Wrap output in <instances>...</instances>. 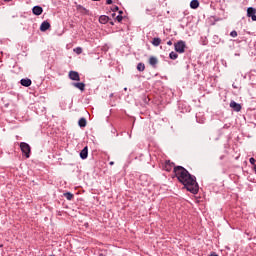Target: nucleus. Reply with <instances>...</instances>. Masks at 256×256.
Returning a JSON list of instances; mask_svg holds the SVG:
<instances>
[{
  "label": "nucleus",
  "instance_id": "0eeeda50",
  "mask_svg": "<svg viewBox=\"0 0 256 256\" xmlns=\"http://www.w3.org/2000/svg\"><path fill=\"white\" fill-rule=\"evenodd\" d=\"M48 29H51V24L48 21L42 22L40 25V31L44 33L45 31H48Z\"/></svg>",
  "mask_w": 256,
  "mask_h": 256
},
{
  "label": "nucleus",
  "instance_id": "a878e982",
  "mask_svg": "<svg viewBox=\"0 0 256 256\" xmlns=\"http://www.w3.org/2000/svg\"><path fill=\"white\" fill-rule=\"evenodd\" d=\"M113 3V0H106V5H111Z\"/></svg>",
  "mask_w": 256,
  "mask_h": 256
},
{
  "label": "nucleus",
  "instance_id": "2f4dec72",
  "mask_svg": "<svg viewBox=\"0 0 256 256\" xmlns=\"http://www.w3.org/2000/svg\"><path fill=\"white\" fill-rule=\"evenodd\" d=\"M110 25H114V23H113V22H110Z\"/></svg>",
  "mask_w": 256,
  "mask_h": 256
},
{
  "label": "nucleus",
  "instance_id": "1a4fd4ad",
  "mask_svg": "<svg viewBox=\"0 0 256 256\" xmlns=\"http://www.w3.org/2000/svg\"><path fill=\"white\" fill-rule=\"evenodd\" d=\"M230 107H231V109H233L237 113H239V111H241V104H239V103H237L235 101H231L230 102Z\"/></svg>",
  "mask_w": 256,
  "mask_h": 256
},
{
  "label": "nucleus",
  "instance_id": "c756f323",
  "mask_svg": "<svg viewBox=\"0 0 256 256\" xmlns=\"http://www.w3.org/2000/svg\"><path fill=\"white\" fill-rule=\"evenodd\" d=\"M254 170H255V172H256V164L254 165Z\"/></svg>",
  "mask_w": 256,
  "mask_h": 256
},
{
  "label": "nucleus",
  "instance_id": "9b49d317",
  "mask_svg": "<svg viewBox=\"0 0 256 256\" xmlns=\"http://www.w3.org/2000/svg\"><path fill=\"white\" fill-rule=\"evenodd\" d=\"M157 63H159V60L157 59V57L155 56H151L149 58V65H151V67H157Z\"/></svg>",
  "mask_w": 256,
  "mask_h": 256
},
{
  "label": "nucleus",
  "instance_id": "6e6552de",
  "mask_svg": "<svg viewBox=\"0 0 256 256\" xmlns=\"http://www.w3.org/2000/svg\"><path fill=\"white\" fill-rule=\"evenodd\" d=\"M72 87L79 89V91H85V83L83 82H73Z\"/></svg>",
  "mask_w": 256,
  "mask_h": 256
},
{
  "label": "nucleus",
  "instance_id": "c85d7f7f",
  "mask_svg": "<svg viewBox=\"0 0 256 256\" xmlns=\"http://www.w3.org/2000/svg\"><path fill=\"white\" fill-rule=\"evenodd\" d=\"M109 165H115V162L111 161L109 162Z\"/></svg>",
  "mask_w": 256,
  "mask_h": 256
},
{
  "label": "nucleus",
  "instance_id": "72a5a7b5",
  "mask_svg": "<svg viewBox=\"0 0 256 256\" xmlns=\"http://www.w3.org/2000/svg\"><path fill=\"white\" fill-rule=\"evenodd\" d=\"M4 1H11V0H4Z\"/></svg>",
  "mask_w": 256,
  "mask_h": 256
},
{
  "label": "nucleus",
  "instance_id": "20e7f679",
  "mask_svg": "<svg viewBox=\"0 0 256 256\" xmlns=\"http://www.w3.org/2000/svg\"><path fill=\"white\" fill-rule=\"evenodd\" d=\"M175 163L171 162L170 160H166L164 164V171H167L168 173L172 170L175 171Z\"/></svg>",
  "mask_w": 256,
  "mask_h": 256
},
{
  "label": "nucleus",
  "instance_id": "2eb2a0df",
  "mask_svg": "<svg viewBox=\"0 0 256 256\" xmlns=\"http://www.w3.org/2000/svg\"><path fill=\"white\" fill-rule=\"evenodd\" d=\"M191 9H197L199 7V0H192L190 2Z\"/></svg>",
  "mask_w": 256,
  "mask_h": 256
},
{
  "label": "nucleus",
  "instance_id": "bb28decb",
  "mask_svg": "<svg viewBox=\"0 0 256 256\" xmlns=\"http://www.w3.org/2000/svg\"><path fill=\"white\" fill-rule=\"evenodd\" d=\"M112 11H119V6H114Z\"/></svg>",
  "mask_w": 256,
  "mask_h": 256
},
{
  "label": "nucleus",
  "instance_id": "f03ea898",
  "mask_svg": "<svg viewBox=\"0 0 256 256\" xmlns=\"http://www.w3.org/2000/svg\"><path fill=\"white\" fill-rule=\"evenodd\" d=\"M20 149L25 155L26 159H29V157H31V146H29L26 142L20 143Z\"/></svg>",
  "mask_w": 256,
  "mask_h": 256
},
{
  "label": "nucleus",
  "instance_id": "ddd939ff",
  "mask_svg": "<svg viewBox=\"0 0 256 256\" xmlns=\"http://www.w3.org/2000/svg\"><path fill=\"white\" fill-rule=\"evenodd\" d=\"M20 83L23 87H31V79L23 78L20 80Z\"/></svg>",
  "mask_w": 256,
  "mask_h": 256
},
{
  "label": "nucleus",
  "instance_id": "7c9ffc66",
  "mask_svg": "<svg viewBox=\"0 0 256 256\" xmlns=\"http://www.w3.org/2000/svg\"><path fill=\"white\" fill-rule=\"evenodd\" d=\"M112 17H115V13L112 14Z\"/></svg>",
  "mask_w": 256,
  "mask_h": 256
},
{
  "label": "nucleus",
  "instance_id": "b1692460",
  "mask_svg": "<svg viewBox=\"0 0 256 256\" xmlns=\"http://www.w3.org/2000/svg\"><path fill=\"white\" fill-rule=\"evenodd\" d=\"M255 161H256V160H255V158H253V157L249 159V162H250L251 165H255Z\"/></svg>",
  "mask_w": 256,
  "mask_h": 256
},
{
  "label": "nucleus",
  "instance_id": "4468645a",
  "mask_svg": "<svg viewBox=\"0 0 256 256\" xmlns=\"http://www.w3.org/2000/svg\"><path fill=\"white\" fill-rule=\"evenodd\" d=\"M99 23L102 25H105L106 23H109V16L102 15L99 17Z\"/></svg>",
  "mask_w": 256,
  "mask_h": 256
},
{
  "label": "nucleus",
  "instance_id": "473e14b6",
  "mask_svg": "<svg viewBox=\"0 0 256 256\" xmlns=\"http://www.w3.org/2000/svg\"><path fill=\"white\" fill-rule=\"evenodd\" d=\"M119 13L121 14V13H123V11H120Z\"/></svg>",
  "mask_w": 256,
  "mask_h": 256
},
{
  "label": "nucleus",
  "instance_id": "aec40b11",
  "mask_svg": "<svg viewBox=\"0 0 256 256\" xmlns=\"http://www.w3.org/2000/svg\"><path fill=\"white\" fill-rule=\"evenodd\" d=\"M64 197H66L67 201H71L73 199V194L71 192L64 193Z\"/></svg>",
  "mask_w": 256,
  "mask_h": 256
},
{
  "label": "nucleus",
  "instance_id": "a211bd4d",
  "mask_svg": "<svg viewBox=\"0 0 256 256\" xmlns=\"http://www.w3.org/2000/svg\"><path fill=\"white\" fill-rule=\"evenodd\" d=\"M178 57H179V54H177V52L172 51L169 54V58L172 59L173 61H175V59H178Z\"/></svg>",
  "mask_w": 256,
  "mask_h": 256
},
{
  "label": "nucleus",
  "instance_id": "393cba45",
  "mask_svg": "<svg viewBox=\"0 0 256 256\" xmlns=\"http://www.w3.org/2000/svg\"><path fill=\"white\" fill-rule=\"evenodd\" d=\"M98 256H107V252L106 251H101L98 253Z\"/></svg>",
  "mask_w": 256,
  "mask_h": 256
},
{
  "label": "nucleus",
  "instance_id": "9d476101",
  "mask_svg": "<svg viewBox=\"0 0 256 256\" xmlns=\"http://www.w3.org/2000/svg\"><path fill=\"white\" fill-rule=\"evenodd\" d=\"M88 156H89V148L85 146L80 152V157L81 159H87Z\"/></svg>",
  "mask_w": 256,
  "mask_h": 256
},
{
  "label": "nucleus",
  "instance_id": "f3484780",
  "mask_svg": "<svg viewBox=\"0 0 256 256\" xmlns=\"http://www.w3.org/2000/svg\"><path fill=\"white\" fill-rule=\"evenodd\" d=\"M152 45L154 47H159V45H161V38H153Z\"/></svg>",
  "mask_w": 256,
  "mask_h": 256
},
{
  "label": "nucleus",
  "instance_id": "423d86ee",
  "mask_svg": "<svg viewBox=\"0 0 256 256\" xmlns=\"http://www.w3.org/2000/svg\"><path fill=\"white\" fill-rule=\"evenodd\" d=\"M247 17H250L252 21H256V9L253 7H249L247 9Z\"/></svg>",
  "mask_w": 256,
  "mask_h": 256
},
{
  "label": "nucleus",
  "instance_id": "5701e85b",
  "mask_svg": "<svg viewBox=\"0 0 256 256\" xmlns=\"http://www.w3.org/2000/svg\"><path fill=\"white\" fill-rule=\"evenodd\" d=\"M230 36L237 37V31L233 30L232 32H230Z\"/></svg>",
  "mask_w": 256,
  "mask_h": 256
},
{
  "label": "nucleus",
  "instance_id": "dca6fc26",
  "mask_svg": "<svg viewBox=\"0 0 256 256\" xmlns=\"http://www.w3.org/2000/svg\"><path fill=\"white\" fill-rule=\"evenodd\" d=\"M79 127H87V119L85 118H80L78 121Z\"/></svg>",
  "mask_w": 256,
  "mask_h": 256
},
{
  "label": "nucleus",
  "instance_id": "7ed1b4c3",
  "mask_svg": "<svg viewBox=\"0 0 256 256\" xmlns=\"http://www.w3.org/2000/svg\"><path fill=\"white\" fill-rule=\"evenodd\" d=\"M187 47V45L185 44V41L180 40L177 43L174 44V49L176 51V53H185V48Z\"/></svg>",
  "mask_w": 256,
  "mask_h": 256
},
{
  "label": "nucleus",
  "instance_id": "f704fd0d",
  "mask_svg": "<svg viewBox=\"0 0 256 256\" xmlns=\"http://www.w3.org/2000/svg\"><path fill=\"white\" fill-rule=\"evenodd\" d=\"M50 256H55L54 254L50 255Z\"/></svg>",
  "mask_w": 256,
  "mask_h": 256
},
{
  "label": "nucleus",
  "instance_id": "412c9836",
  "mask_svg": "<svg viewBox=\"0 0 256 256\" xmlns=\"http://www.w3.org/2000/svg\"><path fill=\"white\" fill-rule=\"evenodd\" d=\"M74 53H76L77 55H81V53H83V48L81 47L74 48Z\"/></svg>",
  "mask_w": 256,
  "mask_h": 256
},
{
  "label": "nucleus",
  "instance_id": "f8f14e48",
  "mask_svg": "<svg viewBox=\"0 0 256 256\" xmlns=\"http://www.w3.org/2000/svg\"><path fill=\"white\" fill-rule=\"evenodd\" d=\"M34 15H41L43 13V8L41 6H34L32 9Z\"/></svg>",
  "mask_w": 256,
  "mask_h": 256
},
{
  "label": "nucleus",
  "instance_id": "6ab92c4d",
  "mask_svg": "<svg viewBox=\"0 0 256 256\" xmlns=\"http://www.w3.org/2000/svg\"><path fill=\"white\" fill-rule=\"evenodd\" d=\"M137 71L143 72L145 71V64L144 63H138L137 65Z\"/></svg>",
  "mask_w": 256,
  "mask_h": 256
},
{
  "label": "nucleus",
  "instance_id": "f257e3e1",
  "mask_svg": "<svg viewBox=\"0 0 256 256\" xmlns=\"http://www.w3.org/2000/svg\"><path fill=\"white\" fill-rule=\"evenodd\" d=\"M174 175L178 179L179 183L184 185L185 189L193 195L199 193V184H197V178L191 175L187 169L183 166L174 167Z\"/></svg>",
  "mask_w": 256,
  "mask_h": 256
},
{
  "label": "nucleus",
  "instance_id": "4be33fe9",
  "mask_svg": "<svg viewBox=\"0 0 256 256\" xmlns=\"http://www.w3.org/2000/svg\"><path fill=\"white\" fill-rule=\"evenodd\" d=\"M116 21H118V23H121L123 21V16L121 15L116 16Z\"/></svg>",
  "mask_w": 256,
  "mask_h": 256
},
{
  "label": "nucleus",
  "instance_id": "39448f33",
  "mask_svg": "<svg viewBox=\"0 0 256 256\" xmlns=\"http://www.w3.org/2000/svg\"><path fill=\"white\" fill-rule=\"evenodd\" d=\"M69 79L71 81H81V76H79V72L71 70L68 74Z\"/></svg>",
  "mask_w": 256,
  "mask_h": 256
},
{
  "label": "nucleus",
  "instance_id": "cd10ccee",
  "mask_svg": "<svg viewBox=\"0 0 256 256\" xmlns=\"http://www.w3.org/2000/svg\"><path fill=\"white\" fill-rule=\"evenodd\" d=\"M167 45L171 46V45H173V42H172L171 40H169V41L167 42Z\"/></svg>",
  "mask_w": 256,
  "mask_h": 256
}]
</instances>
